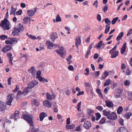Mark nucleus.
Returning <instances> with one entry per match:
<instances>
[{"mask_svg":"<svg viewBox=\"0 0 132 132\" xmlns=\"http://www.w3.org/2000/svg\"><path fill=\"white\" fill-rule=\"evenodd\" d=\"M38 84L37 81L34 80L29 82L28 85L27 86L25 87L23 91V93H24V95H26L30 93L31 90L32 88H33Z\"/></svg>","mask_w":132,"mask_h":132,"instance_id":"f257e3e1","label":"nucleus"},{"mask_svg":"<svg viewBox=\"0 0 132 132\" xmlns=\"http://www.w3.org/2000/svg\"><path fill=\"white\" fill-rule=\"evenodd\" d=\"M23 119L26 120L31 126L32 127L34 126L33 123V119L34 118L33 116L31 114L23 113L22 116Z\"/></svg>","mask_w":132,"mask_h":132,"instance_id":"f03ea898","label":"nucleus"},{"mask_svg":"<svg viewBox=\"0 0 132 132\" xmlns=\"http://www.w3.org/2000/svg\"><path fill=\"white\" fill-rule=\"evenodd\" d=\"M8 22V20H7V18H6L2 21L1 23H0V26L5 31V29L8 30V24L7 23Z\"/></svg>","mask_w":132,"mask_h":132,"instance_id":"7ed1b4c3","label":"nucleus"},{"mask_svg":"<svg viewBox=\"0 0 132 132\" xmlns=\"http://www.w3.org/2000/svg\"><path fill=\"white\" fill-rule=\"evenodd\" d=\"M59 50H56L55 51L57 53L61 55L62 58H65V56L66 54V52L64 50V48L63 47H61L59 49Z\"/></svg>","mask_w":132,"mask_h":132,"instance_id":"20e7f679","label":"nucleus"},{"mask_svg":"<svg viewBox=\"0 0 132 132\" xmlns=\"http://www.w3.org/2000/svg\"><path fill=\"white\" fill-rule=\"evenodd\" d=\"M107 118L109 119H113L115 120L117 119V116L116 113L114 112H113L111 114L110 113L109 116H107Z\"/></svg>","mask_w":132,"mask_h":132,"instance_id":"39448f33","label":"nucleus"},{"mask_svg":"<svg viewBox=\"0 0 132 132\" xmlns=\"http://www.w3.org/2000/svg\"><path fill=\"white\" fill-rule=\"evenodd\" d=\"M20 114L19 111L18 110H16L15 111L14 114H12L10 117V119H14L15 121L17 119L16 117H19V116Z\"/></svg>","mask_w":132,"mask_h":132,"instance_id":"423d86ee","label":"nucleus"},{"mask_svg":"<svg viewBox=\"0 0 132 132\" xmlns=\"http://www.w3.org/2000/svg\"><path fill=\"white\" fill-rule=\"evenodd\" d=\"M33 127H32L30 125V128L28 132H37L38 131H40V132H45V131L42 130H39V128H36Z\"/></svg>","mask_w":132,"mask_h":132,"instance_id":"0eeeda50","label":"nucleus"},{"mask_svg":"<svg viewBox=\"0 0 132 132\" xmlns=\"http://www.w3.org/2000/svg\"><path fill=\"white\" fill-rule=\"evenodd\" d=\"M46 44L47 45V48L50 49H52L53 46H58V45L54 44L53 42L50 41H47L46 42Z\"/></svg>","mask_w":132,"mask_h":132,"instance_id":"6e6552de","label":"nucleus"},{"mask_svg":"<svg viewBox=\"0 0 132 132\" xmlns=\"http://www.w3.org/2000/svg\"><path fill=\"white\" fill-rule=\"evenodd\" d=\"M119 52L118 51H114L110 50L109 54H111V57L113 58L116 57L118 55Z\"/></svg>","mask_w":132,"mask_h":132,"instance_id":"1a4fd4ad","label":"nucleus"},{"mask_svg":"<svg viewBox=\"0 0 132 132\" xmlns=\"http://www.w3.org/2000/svg\"><path fill=\"white\" fill-rule=\"evenodd\" d=\"M92 124L90 122L88 121L85 122L84 125V127L87 130H89L91 127Z\"/></svg>","mask_w":132,"mask_h":132,"instance_id":"9d476101","label":"nucleus"},{"mask_svg":"<svg viewBox=\"0 0 132 132\" xmlns=\"http://www.w3.org/2000/svg\"><path fill=\"white\" fill-rule=\"evenodd\" d=\"M50 36V38L53 42H54L55 40L58 37L57 33L56 32H52Z\"/></svg>","mask_w":132,"mask_h":132,"instance_id":"9b49d317","label":"nucleus"},{"mask_svg":"<svg viewBox=\"0 0 132 132\" xmlns=\"http://www.w3.org/2000/svg\"><path fill=\"white\" fill-rule=\"evenodd\" d=\"M6 108V104L2 101H0V111H3Z\"/></svg>","mask_w":132,"mask_h":132,"instance_id":"f8f14e48","label":"nucleus"},{"mask_svg":"<svg viewBox=\"0 0 132 132\" xmlns=\"http://www.w3.org/2000/svg\"><path fill=\"white\" fill-rule=\"evenodd\" d=\"M43 105L45 106H47L49 108L51 107L52 103L48 101H45L43 102Z\"/></svg>","mask_w":132,"mask_h":132,"instance_id":"ddd939ff","label":"nucleus"},{"mask_svg":"<svg viewBox=\"0 0 132 132\" xmlns=\"http://www.w3.org/2000/svg\"><path fill=\"white\" fill-rule=\"evenodd\" d=\"M105 102L106 106L109 108H112L113 106V104L112 102L108 100H106Z\"/></svg>","mask_w":132,"mask_h":132,"instance_id":"4468645a","label":"nucleus"},{"mask_svg":"<svg viewBox=\"0 0 132 132\" xmlns=\"http://www.w3.org/2000/svg\"><path fill=\"white\" fill-rule=\"evenodd\" d=\"M24 94L23 93V91L22 92L20 90L18 91L16 96V99L18 100L21 98V95L22 94L24 95Z\"/></svg>","mask_w":132,"mask_h":132,"instance_id":"2eb2a0df","label":"nucleus"},{"mask_svg":"<svg viewBox=\"0 0 132 132\" xmlns=\"http://www.w3.org/2000/svg\"><path fill=\"white\" fill-rule=\"evenodd\" d=\"M14 30L12 33V34L13 35V36L18 35L19 33L21 32L19 30L16 28L15 27H14Z\"/></svg>","mask_w":132,"mask_h":132,"instance_id":"dca6fc26","label":"nucleus"},{"mask_svg":"<svg viewBox=\"0 0 132 132\" xmlns=\"http://www.w3.org/2000/svg\"><path fill=\"white\" fill-rule=\"evenodd\" d=\"M14 27L19 30L21 31H22L24 29L23 25L21 23H19L17 25Z\"/></svg>","mask_w":132,"mask_h":132,"instance_id":"f3484780","label":"nucleus"},{"mask_svg":"<svg viewBox=\"0 0 132 132\" xmlns=\"http://www.w3.org/2000/svg\"><path fill=\"white\" fill-rule=\"evenodd\" d=\"M127 43L126 42L124 43L123 46L122 47L121 50V54H123L125 53L126 47Z\"/></svg>","mask_w":132,"mask_h":132,"instance_id":"a211bd4d","label":"nucleus"},{"mask_svg":"<svg viewBox=\"0 0 132 132\" xmlns=\"http://www.w3.org/2000/svg\"><path fill=\"white\" fill-rule=\"evenodd\" d=\"M117 132H128V131L125 127H121L118 129Z\"/></svg>","mask_w":132,"mask_h":132,"instance_id":"6ab92c4d","label":"nucleus"},{"mask_svg":"<svg viewBox=\"0 0 132 132\" xmlns=\"http://www.w3.org/2000/svg\"><path fill=\"white\" fill-rule=\"evenodd\" d=\"M47 116V114L45 112H42L40 115V120L41 121L43 120L44 118Z\"/></svg>","mask_w":132,"mask_h":132,"instance_id":"aec40b11","label":"nucleus"},{"mask_svg":"<svg viewBox=\"0 0 132 132\" xmlns=\"http://www.w3.org/2000/svg\"><path fill=\"white\" fill-rule=\"evenodd\" d=\"M10 97V98H9V105H11V103L13 100V98L14 97V94H12L9 95V97Z\"/></svg>","mask_w":132,"mask_h":132,"instance_id":"412c9836","label":"nucleus"},{"mask_svg":"<svg viewBox=\"0 0 132 132\" xmlns=\"http://www.w3.org/2000/svg\"><path fill=\"white\" fill-rule=\"evenodd\" d=\"M16 39L14 38H10V40H9V44L11 45L12 46L13 45V43L14 42H17V40H16Z\"/></svg>","mask_w":132,"mask_h":132,"instance_id":"4be33fe9","label":"nucleus"},{"mask_svg":"<svg viewBox=\"0 0 132 132\" xmlns=\"http://www.w3.org/2000/svg\"><path fill=\"white\" fill-rule=\"evenodd\" d=\"M123 32H121L118 35L116 38V40L117 41H119L123 37Z\"/></svg>","mask_w":132,"mask_h":132,"instance_id":"5701e85b","label":"nucleus"},{"mask_svg":"<svg viewBox=\"0 0 132 132\" xmlns=\"http://www.w3.org/2000/svg\"><path fill=\"white\" fill-rule=\"evenodd\" d=\"M96 91L97 93L98 94L99 96L102 98H103V96L102 94V93L101 92V90L99 89L98 87L96 89Z\"/></svg>","mask_w":132,"mask_h":132,"instance_id":"b1692460","label":"nucleus"},{"mask_svg":"<svg viewBox=\"0 0 132 132\" xmlns=\"http://www.w3.org/2000/svg\"><path fill=\"white\" fill-rule=\"evenodd\" d=\"M34 11L33 10H28L27 11V14L29 16H31L33 15L35 13H34Z\"/></svg>","mask_w":132,"mask_h":132,"instance_id":"393cba45","label":"nucleus"},{"mask_svg":"<svg viewBox=\"0 0 132 132\" xmlns=\"http://www.w3.org/2000/svg\"><path fill=\"white\" fill-rule=\"evenodd\" d=\"M2 51L4 53L8 51V45H6L5 47L2 50Z\"/></svg>","mask_w":132,"mask_h":132,"instance_id":"a878e982","label":"nucleus"},{"mask_svg":"<svg viewBox=\"0 0 132 132\" xmlns=\"http://www.w3.org/2000/svg\"><path fill=\"white\" fill-rule=\"evenodd\" d=\"M123 109L122 106H120L119 107L117 110V113L119 114H120L122 112Z\"/></svg>","mask_w":132,"mask_h":132,"instance_id":"bb28decb","label":"nucleus"},{"mask_svg":"<svg viewBox=\"0 0 132 132\" xmlns=\"http://www.w3.org/2000/svg\"><path fill=\"white\" fill-rule=\"evenodd\" d=\"M103 114L105 116L107 117V116H109V115L110 114V112L109 111H108L106 110H104L103 111Z\"/></svg>","mask_w":132,"mask_h":132,"instance_id":"cd10ccee","label":"nucleus"},{"mask_svg":"<svg viewBox=\"0 0 132 132\" xmlns=\"http://www.w3.org/2000/svg\"><path fill=\"white\" fill-rule=\"evenodd\" d=\"M102 40L100 41L98 43L96 47L97 49H98L99 48H100L102 46Z\"/></svg>","mask_w":132,"mask_h":132,"instance_id":"c85d7f7f","label":"nucleus"},{"mask_svg":"<svg viewBox=\"0 0 132 132\" xmlns=\"http://www.w3.org/2000/svg\"><path fill=\"white\" fill-rule=\"evenodd\" d=\"M41 74V71L40 70H38L36 73L37 76H36V78H38L39 80V77L41 78L42 77V76H40Z\"/></svg>","mask_w":132,"mask_h":132,"instance_id":"c756f323","label":"nucleus"},{"mask_svg":"<svg viewBox=\"0 0 132 132\" xmlns=\"http://www.w3.org/2000/svg\"><path fill=\"white\" fill-rule=\"evenodd\" d=\"M23 23L24 24H27L28 23L29 21L28 17L24 16L23 20Z\"/></svg>","mask_w":132,"mask_h":132,"instance_id":"7c9ffc66","label":"nucleus"},{"mask_svg":"<svg viewBox=\"0 0 132 132\" xmlns=\"http://www.w3.org/2000/svg\"><path fill=\"white\" fill-rule=\"evenodd\" d=\"M75 127V126L74 125H66V128L67 129H72Z\"/></svg>","mask_w":132,"mask_h":132,"instance_id":"2f4dec72","label":"nucleus"},{"mask_svg":"<svg viewBox=\"0 0 132 132\" xmlns=\"http://www.w3.org/2000/svg\"><path fill=\"white\" fill-rule=\"evenodd\" d=\"M95 114L96 116V120L98 121L101 117V115L99 113H96Z\"/></svg>","mask_w":132,"mask_h":132,"instance_id":"473e14b6","label":"nucleus"},{"mask_svg":"<svg viewBox=\"0 0 132 132\" xmlns=\"http://www.w3.org/2000/svg\"><path fill=\"white\" fill-rule=\"evenodd\" d=\"M104 19V21L108 25H110L111 23V21H110L109 19L106 18Z\"/></svg>","mask_w":132,"mask_h":132,"instance_id":"72a5a7b5","label":"nucleus"},{"mask_svg":"<svg viewBox=\"0 0 132 132\" xmlns=\"http://www.w3.org/2000/svg\"><path fill=\"white\" fill-rule=\"evenodd\" d=\"M62 19L60 16L59 14L57 15L56 18V22H61Z\"/></svg>","mask_w":132,"mask_h":132,"instance_id":"f704fd0d","label":"nucleus"},{"mask_svg":"<svg viewBox=\"0 0 132 132\" xmlns=\"http://www.w3.org/2000/svg\"><path fill=\"white\" fill-rule=\"evenodd\" d=\"M14 5H12L11 6V11H10V13H12L14 12H16L17 10V8H15L14 7Z\"/></svg>","mask_w":132,"mask_h":132,"instance_id":"c9c22d12","label":"nucleus"},{"mask_svg":"<svg viewBox=\"0 0 132 132\" xmlns=\"http://www.w3.org/2000/svg\"><path fill=\"white\" fill-rule=\"evenodd\" d=\"M39 80L40 82L42 81L43 82H44V81H45L46 82H47L48 81L46 79H45L42 77L41 78L39 77Z\"/></svg>","mask_w":132,"mask_h":132,"instance_id":"e433bc0d","label":"nucleus"},{"mask_svg":"<svg viewBox=\"0 0 132 132\" xmlns=\"http://www.w3.org/2000/svg\"><path fill=\"white\" fill-rule=\"evenodd\" d=\"M110 80L109 79H108L106 80L105 83H104V86H106L110 84Z\"/></svg>","mask_w":132,"mask_h":132,"instance_id":"4c0bfd02","label":"nucleus"},{"mask_svg":"<svg viewBox=\"0 0 132 132\" xmlns=\"http://www.w3.org/2000/svg\"><path fill=\"white\" fill-rule=\"evenodd\" d=\"M118 17H116L113 19L111 21V23L112 24H114L116 23L117 21L118 20Z\"/></svg>","mask_w":132,"mask_h":132,"instance_id":"58836bf2","label":"nucleus"},{"mask_svg":"<svg viewBox=\"0 0 132 132\" xmlns=\"http://www.w3.org/2000/svg\"><path fill=\"white\" fill-rule=\"evenodd\" d=\"M7 36L5 35H2L0 36V39L2 40H4L7 38Z\"/></svg>","mask_w":132,"mask_h":132,"instance_id":"ea45409f","label":"nucleus"},{"mask_svg":"<svg viewBox=\"0 0 132 132\" xmlns=\"http://www.w3.org/2000/svg\"><path fill=\"white\" fill-rule=\"evenodd\" d=\"M35 70V69L34 67L32 66L31 67L30 69L28 70V71L30 73H31L32 74H33L34 73V71Z\"/></svg>","mask_w":132,"mask_h":132,"instance_id":"a19ab883","label":"nucleus"},{"mask_svg":"<svg viewBox=\"0 0 132 132\" xmlns=\"http://www.w3.org/2000/svg\"><path fill=\"white\" fill-rule=\"evenodd\" d=\"M106 119L105 117H103L100 121V123L101 124H103L105 123Z\"/></svg>","mask_w":132,"mask_h":132,"instance_id":"79ce46f5","label":"nucleus"},{"mask_svg":"<svg viewBox=\"0 0 132 132\" xmlns=\"http://www.w3.org/2000/svg\"><path fill=\"white\" fill-rule=\"evenodd\" d=\"M131 114L130 113H128L127 114L124 115L123 116L124 118L129 119V118L130 116H131Z\"/></svg>","mask_w":132,"mask_h":132,"instance_id":"37998d69","label":"nucleus"},{"mask_svg":"<svg viewBox=\"0 0 132 132\" xmlns=\"http://www.w3.org/2000/svg\"><path fill=\"white\" fill-rule=\"evenodd\" d=\"M46 97L47 99L50 100H52V98L51 96L49 93H47L46 94Z\"/></svg>","mask_w":132,"mask_h":132,"instance_id":"c03bdc74","label":"nucleus"},{"mask_svg":"<svg viewBox=\"0 0 132 132\" xmlns=\"http://www.w3.org/2000/svg\"><path fill=\"white\" fill-rule=\"evenodd\" d=\"M87 111L88 112V114L90 116H91V113H93L94 112V111L93 110L91 109H88L87 110Z\"/></svg>","mask_w":132,"mask_h":132,"instance_id":"a18cd8bd","label":"nucleus"},{"mask_svg":"<svg viewBox=\"0 0 132 132\" xmlns=\"http://www.w3.org/2000/svg\"><path fill=\"white\" fill-rule=\"evenodd\" d=\"M85 71H86V72L85 73V75L86 76L88 75L89 74V70L88 68H87L85 70Z\"/></svg>","mask_w":132,"mask_h":132,"instance_id":"49530a36","label":"nucleus"},{"mask_svg":"<svg viewBox=\"0 0 132 132\" xmlns=\"http://www.w3.org/2000/svg\"><path fill=\"white\" fill-rule=\"evenodd\" d=\"M130 81L128 80H126L124 82V84L125 86H128L130 84Z\"/></svg>","mask_w":132,"mask_h":132,"instance_id":"de8ad7c7","label":"nucleus"},{"mask_svg":"<svg viewBox=\"0 0 132 132\" xmlns=\"http://www.w3.org/2000/svg\"><path fill=\"white\" fill-rule=\"evenodd\" d=\"M124 120L120 118L119 120V122L120 124L122 125H124L123 123Z\"/></svg>","mask_w":132,"mask_h":132,"instance_id":"09e8293b","label":"nucleus"},{"mask_svg":"<svg viewBox=\"0 0 132 132\" xmlns=\"http://www.w3.org/2000/svg\"><path fill=\"white\" fill-rule=\"evenodd\" d=\"M32 102L35 105L37 106H38V104L37 103V101L36 99H34Z\"/></svg>","mask_w":132,"mask_h":132,"instance_id":"8fccbe9b","label":"nucleus"},{"mask_svg":"<svg viewBox=\"0 0 132 132\" xmlns=\"http://www.w3.org/2000/svg\"><path fill=\"white\" fill-rule=\"evenodd\" d=\"M123 90L122 89H119L117 90V93L121 95L122 93Z\"/></svg>","mask_w":132,"mask_h":132,"instance_id":"3c124183","label":"nucleus"},{"mask_svg":"<svg viewBox=\"0 0 132 132\" xmlns=\"http://www.w3.org/2000/svg\"><path fill=\"white\" fill-rule=\"evenodd\" d=\"M22 12V11L21 9H19L16 13V14L17 15H21Z\"/></svg>","mask_w":132,"mask_h":132,"instance_id":"603ef678","label":"nucleus"},{"mask_svg":"<svg viewBox=\"0 0 132 132\" xmlns=\"http://www.w3.org/2000/svg\"><path fill=\"white\" fill-rule=\"evenodd\" d=\"M96 109L100 111H101L103 110L102 107L101 106H97L96 107Z\"/></svg>","mask_w":132,"mask_h":132,"instance_id":"864d4df0","label":"nucleus"},{"mask_svg":"<svg viewBox=\"0 0 132 132\" xmlns=\"http://www.w3.org/2000/svg\"><path fill=\"white\" fill-rule=\"evenodd\" d=\"M19 89V86L18 85L16 86V87L15 89L13 90V93L16 92H17L18 90Z\"/></svg>","mask_w":132,"mask_h":132,"instance_id":"5fc2aeb1","label":"nucleus"},{"mask_svg":"<svg viewBox=\"0 0 132 132\" xmlns=\"http://www.w3.org/2000/svg\"><path fill=\"white\" fill-rule=\"evenodd\" d=\"M108 5H105V6L104 7L103 10L104 12L106 11L108 9V7H107Z\"/></svg>","mask_w":132,"mask_h":132,"instance_id":"6e6d98bb","label":"nucleus"},{"mask_svg":"<svg viewBox=\"0 0 132 132\" xmlns=\"http://www.w3.org/2000/svg\"><path fill=\"white\" fill-rule=\"evenodd\" d=\"M110 27H109L108 28H106L105 31V34H107L110 30Z\"/></svg>","mask_w":132,"mask_h":132,"instance_id":"4d7b16f0","label":"nucleus"},{"mask_svg":"<svg viewBox=\"0 0 132 132\" xmlns=\"http://www.w3.org/2000/svg\"><path fill=\"white\" fill-rule=\"evenodd\" d=\"M68 69L70 70L73 71L74 70V68L71 65H70L68 67Z\"/></svg>","mask_w":132,"mask_h":132,"instance_id":"13d9d810","label":"nucleus"},{"mask_svg":"<svg viewBox=\"0 0 132 132\" xmlns=\"http://www.w3.org/2000/svg\"><path fill=\"white\" fill-rule=\"evenodd\" d=\"M9 57L10 58L9 61H12L13 57L11 53H9Z\"/></svg>","mask_w":132,"mask_h":132,"instance_id":"bf43d9fd","label":"nucleus"},{"mask_svg":"<svg viewBox=\"0 0 132 132\" xmlns=\"http://www.w3.org/2000/svg\"><path fill=\"white\" fill-rule=\"evenodd\" d=\"M97 19L99 22L101 21V16L100 14H98L97 15Z\"/></svg>","mask_w":132,"mask_h":132,"instance_id":"052dcab7","label":"nucleus"},{"mask_svg":"<svg viewBox=\"0 0 132 132\" xmlns=\"http://www.w3.org/2000/svg\"><path fill=\"white\" fill-rule=\"evenodd\" d=\"M121 68L122 70H123L126 69V66L124 63H122L121 64Z\"/></svg>","mask_w":132,"mask_h":132,"instance_id":"680f3d73","label":"nucleus"},{"mask_svg":"<svg viewBox=\"0 0 132 132\" xmlns=\"http://www.w3.org/2000/svg\"><path fill=\"white\" fill-rule=\"evenodd\" d=\"M85 84L86 87H90L91 86V85L89 82H85Z\"/></svg>","mask_w":132,"mask_h":132,"instance_id":"e2e57ef3","label":"nucleus"},{"mask_svg":"<svg viewBox=\"0 0 132 132\" xmlns=\"http://www.w3.org/2000/svg\"><path fill=\"white\" fill-rule=\"evenodd\" d=\"M98 54L97 53H95L94 55V58L95 59H96L98 57Z\"/></svg>","mask_w":132,"mask_h":132,"instance_id":"0e129e2a","label":"nucleus"},{"mask_svg":"<svg viewBox=\"0 0 132 132\" xmlns=\"http://www.w3.org/2000/svg\"><path fill=\"white\" fill-rule=\"evenodd\" d=\"M81 130L80 126H79L76 127V128L75 129V130L78 131H81Z\"/></svg>","mask_w":132,"mask_h":132,"instance_id":"69168bd1","label":"nucleus"},{"mask_svg":"<svg viewBox=\"0 0 132 132\" xmlns=\"http://www.w3.org/2000/svg\"><path fill=\"white\" fill-rule=\"evenodd\" d=\"M127 75H130L131 74V72L129 69H127L126 70V72Z\"/></svg>","mask_w":132,"mask_h":132,"instance_id":"338daca9","label":"nucleus"},{"mask_svg":"<svg viewBox=\"0 0 132 132\" xmlns=\"http://www.w3.org/2000/svg\"><path fill=\"white\" fill-rule=\"evenodd\" d=\"M132 33V29H130L128 31L127 34V36H128L129 35Z\"/></svg>","mask_w":132,"mask_h":132,"instance_id":"774afa93","label":"nucleus"}]
</instances>
